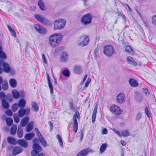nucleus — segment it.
I'll list each match as a JSON object with an SVG mask.
<instances>
[{"label":"nucleus","mask_w":156,"mask_h":156,"mask_svg":"<svg viewBox=\"0 0 156 156\" xmlns=\"http://www.w3.org/2000/svg\"><path fill=\"white\" fill-rule=\"evenodd\" d=\"M107 146L106 144H103L100 147V151L101 153H102L106 150Z\"/></svg>","instance_id":"nucleus-38"},{"label":"nucleus","mask_w":156,"mask_h":156,"mask_svg":"<svg viewBox=\"0 0 156 156\" xmlns=\"http://www.w3.org/2000/svg\"><path fill=\"white\" fill-rule=\"evenodd\" d=\"M34 17L37 21L47 25L51 24V23L49 20L41 15L35 14L34 15Z\"/></svg>","instance_id":"nucleus-7"},{"label":"nucleus","mask_w":156,"mask_h":156,"mask_svg":"<svg viewBox=\"0 0 156 156\" xmlns=\"http://www.w3.org/2000/svg\"><path fill=\"white\" fill-rule=\"evenodd\" d=\"M5 98L8 101H11L12 100V97L10 94H8L6 95Z\"/></svg>","instance_id":"nucleus-51"},{"label":"nucleus","mask_w":156,"mask_h":156,"mask_svg":"<svg viewBox=\"0 0 156 156\" xmlns=\"http://www.w3.org/2000/svg\"><path fill=\"white\" fill-rule=\"evenodd\" d=\"M91 81V79L90 78H88L87 80V81L86 82L85 85V87H87L88 86V85Z\"/></svg>","instance_id":"nucleus-56"},{"label":"nucleus","mask_w":156,"mask_h":156,"mask_svg":"<svg viewBox=\"0 0 156 156\" xmlns=\"http://www.w3.org/2000/svg\"><path fill=\"white\" fill-rule=\"evenodd\" d=\"M17 133L18 136L19 138H21L23 136V129L19 125L18 126Z\"/></svg>","instance_id":"nucleus-31"},{"label":"nucleus","mask_w":156,"mask_h":156,"mask_svg":"<svg viewBox=\"0 0 156 156\" xmlns=\"http://www.w3.org/2000/svg\"><path fill=\"white\" fill-rule=\"evenodd\" d=\"M69 106L70 109L71 110H73L74 109V107L73 106V103L72 102H70L69 103Z\"/></svg>","instance_id":"nucleus-62"},{"label":"nucleus","mask_w":156,"mask_h":156,"mask_svg":"<svg viewBox=\"0 0 156 156\" xmlns=\"http://www.w3.org/2000/svg\"><path fill=\"white\" fill-rule=\"evenodd\" d=\"M17 126L16 125H13L12 126L10 129V133L12 135H14L16 132Z\"/></svg>","instance_id":"nucleus-32"},{"label":"nucleus","mask_w":156,"mask_h":156,"mask_svg":"<svg viewBox=\"0 0 156 156\" xmlns=\"http://www.w3.org/2000/svg\"><path fill=\"white\" fill-rule=\"evenodd\" d=\"M62 39V35L60 34H54L51 35L49 38L51 45L53 48L58 46Z\"/></svg>","instance_id":"nucleus-1"},{"label":"nucleus","mask_w":156,"mask_h":156,"mask_svg":"<svg viewBox=\"0 0 156 156\" xmlns=\"http://www.w3.org/2000/svg\"><path fill=\"white\" fill-rule=\"evenodd\" d=\"M30 111V108L27 107L26 109L23 108H20L18 112V115L19 117H22L25 115H28Z\"/></svg>","instance_id":"nucleus-9"},{"label":"nucleus","mask_w":156,"mask_h":156,"mask_svg":"<svg viewBox=\"0 0 156 156\" xmlns=\"http://www.w3.org/2000/svg\"><path fill=\"white\" fill-rule=\"evenodd\" d=\"M6 121L7 125L8 126H10L12 125L13 123V120L11 118H7L6 119Z\"/></svg>","instance_id":"nucleus-41"},{"label":"nucleus","mask_w":156,"mask_h":156,"mask_svg":"<svg viewBox=\"0 0 156 156\" xmlns=\"http://www.w3.org/2000/svg\"><path fill=\"white\" fill-rule=\"evenodd\" d=\"M125 51L127 53L131 55H133L135 52L134 51L129 45L126 46Z\"/></svg>","instance_id":"nucleus-29"},{"label":"nucleus","mask_w":156,"mask_h":156,"mask_svg":"<svg viewBox=\"0 0 156 156\" xmlns=\"http://www.w3.org/2000/svg\"><path fill=\"white\" fill-rule=\"evenodd\" d=\"M9 83L10 86L13 88H15L17 85L16 80L13 78L9 80Z\"/></svg>","instance_id":"nucleus-26"},{"label":"nucleus","mask_w":156,"mask_h":156,"mask_svg":"<svg viewBox=\"0 0 156 156\" xmlns=\"http://www.w3.org/2000/svg\"><path fill=\"white\" fill-rule=\"evenodd\" d=\"M6 95L5 93L2 92H0V98L2 100L3 99H5Z\"/></svg>","instance_id":"nucleus-52"},{"label":"nucleus","mask_w":156,"mask_h":156,"mask_svg":"<svg viewBox=\"0 0 156 156\" xmlns=\"http://www.w3.org/2000/svg\"><path fill=\"white\" fill-rule=\"evenodd\" d=\"M80 116V113L78 111L76 112L75 114L73 116V130L75 133L77 132L78 127V123L76 118H77L78 119H79Z\"/></svg>","instance_id":"nucleus-4"},{"label":"nucleus","mask_w":156,"mask_h":156,"mask_svg":"<svg viewBox=\"0 0 156 156\" xmlns=\"http://www.w3.org/2000/svg\"><path fill=\"white\" fill-rule=\"evenodd\" d=\"M23 151V149L20 147H15L13 149L12 153L14 155H16L20 153H21Z\"/></svg>","instance_id":"nucleus-15"},{"label":"nucleus","mask_w":156,"mask_h":156,"mask_svg":"<svg viewBox=\"0 0 156 156\" xmlns=\"http://www.w3.org/2000/svg\"><path fill=\"white\" fill-rule=\"evenodd\" d=\"M3 71L6 73H9L10 71V67L8 64L5 63L2 66Z\"/></svg>","instance_id":"nucleus-20"},{"label":"nucleus","mask_w":156,"mask_h":156,"mask_svg":"<svg viewBox=\"0 0 156 156\" xmlns=\"http://www.w3.org/2000/svg\"><path fill=\"white\" fill-rule=\"evenodd\" d=\"M110 110L112 112L114 113L115 115L120 114L122 112L120 108L115 105H112L110 107Z\"/></svg>","instance_id":"nucleus-12"},{"label":"nucleus","mask_w":156,"mask_h":156,"mask_svg":"<svg viewBox=\"0 0 156 156\" xmlns=\"http://www.w3.org/2000/svg\"><path fill=\"white\" fill-rule=\"evenodd\" d=\"M66 23V20L64 19H59L55 20L54 22V30L62 29L65 27Z\"/></svg>","instance_id":"nucleus-3"},{"label":"nucleus","mask_w":156,"mask_h":156,"mask_svg":"<svg viewBox=\"0 0 156 156\" xmlns=\"http://www.w3.org/2000/svg\"><path fill=\"white\" fill-rule=\"evenodd\" d=\"M108 133V130L106 128H105L104 129H103L102 131V133L103 134H107Z\"/></svg>","instance_id":"nucleus-61"},{"label":"nucleus","mask_w":156,"mask_h":156,"mask_svg":"<svg viewBox=\"0 0 156 156\" xmlns=\"http://www.w3.org/2000/svg\"><path fill=\"white\" fill-rule=\"evenodd\" d=\"M7 58L6 55L5 53L2 51V48L0 45V58L3 59H5Z\"/></svg>","instance_id":"nucleus-34"},{"label":"nucleus","mask_w":156,"mask_h":156,"mask_svg":"<svg viewBox=\"0 0 156 156\" xmlns=\"http://www.w3.org/2000/svg\"><path fill=\"white\" fill-rule=\"evenodd\" d=\"M33 149V150L31 151L32 156H40L39 153L41 151V147L37 144H34Z\"/></svg>","instance_id":"nucleus-6"},{"label":"nucleus","mask_w":156,"mask_h":156,"mask_svg":"<svg viewBox=\"0 0 156 156\" xmlns=\"http://www.w3.org/2000/svg\"><path fill=\"white\" fill-rule=\"evenodd\" d=\"M34 28L40 34H44L46 33L47 30L46 29L40 25L37 24H35Z\"/></svg>","instance_id":"nucleus-10"},{"label":"nucleus","mask_w":156,"mask_h":156,"mask_svg":"<svg viewBox=\"0 0 156 156\" xmlns=\"http://www.w3.org/2000/svg\"><path fill=\"white\" fill-rule=\"evenodd\" d=\"M68 55L67 53L63 52L61 57V60L62 62H65L68 59Z\"/></svg>","instance_id":"nucleus-21"},{"label":"nucleus","mask_w":156,"mask_h":156,"mask_svg":"<svg viewBox=\"0 0 156 156\" xmlns=\"http://www.w3.org/2000/svg\"><path fill=\"white\" fill-rule=\"evenodd\" d=\"M17 143L19 145L24 148H26L28 147L27 142L24 140H19L17 141Z\"/></svg>","instance_id":"nucleus-14"},{"label":"nucleus","mask_w":156,"mask_h":156,"mask_svg":"<svg viewBox=\"0 0 156 156\" xmlns=\"http://www.w3.org/2000/svg\"><path fill=\"white\" fill-rule=\"evenodd\" d=\"M34 126V122L33 121L29 123L26 127V131L27 132H30L33 129Z\"/></svg>","instance_id":"nucleus-19"},{"label":"nucleus","mask_w":156,"mask_h":156,"mask_svg":"<svg viewBox=\"0 0 156 156\" xmlns=\"http://www.w3.org/2000/svg\"><path fill=\"white\" fill-rule=\"evenodd\" d=\"M35 131L36 132L39 138H40L42 136L41 133L39 131L38 128H35Z\"/></svg>","instance_id":"nucleus-47"},{"label":"nucleus","mask_w":156,"mask_h":156,"mask_svg":"<svg viewBox=\"0 0 156 156\" xmlns=\"http://www.w3.org/2000/svg\"><path fill=\"white\" fill-rule=\"evenodd\" d=\"M92 151L89 148L84 149L78 152L76 156H87L88 154Z\"/></svg>","instance_id":"nucleus-11"},{"label":"nucleus","mask_w":156,"mask_h":156,"mask_svg":"<svg viewBox=\"0 0 156 156\" xmlns=\"http://www.w3.org/2000/svg\"><path fill=\"white\" fill-rule=\"evenodd\" d=\"M8 142L11 144L15 145L16 144L15 139L12 137H8L7 138Z\"/></svg>","instance_id":"nucleus-30"},{"label":"nucleus","mask_w":156,"mask_h":156,"mask_svg":"<svg viewBox=\"0 0 156 156\" xmlns=\"http://www.w3.org/2000/svg\"><path fill=\"white\" fill-rule=\"evenodd\" d=\"M29 120V118L28 117H25L22 119L20 122L21 127H24L28 123Z\"/></svg>","instance_id":"nucleus-16"},{"label":"nucleus","mask_w":156,"mask_h":156,"mask_svg":"<svg viewBox=\"0 0 156 156\" xmlns=\"http://www.w3.org/2000/svg\"><path fill=\"white\" fill-rule=\"evenodd\" d=\"M19 115L17 114H14L13 116V119L16 123H18L19 122L20 119Z\"/></svg>","instance_id":"nucleus-43"},{"label":"nucleus","mask_w":156,"mask_h":156,"mask_svg":"<svg viewBox=\"0 0 156 156\" xmlns=\"http://www.w3.org/2000/svg\"><path fill=\"white\" fill-rule=\"evenodd\" d=\"M145 113L146 114V115H147V116L148 118H150V113L148 111V108H147V107H146L145 108Z\"/></svg>","instance_id":"nucleus-53"},{"label":"nucleus","mask_w":156,"mask_h":156,"mask_svg":"<svg viewBox=\"0 0 156 156\" xmlns=\"http://www.w3.org/2000/svg\"><path fill=\"white\" fill-rule=\"evenodd\" d=\"M26 104V102L25 100L23 99H21L19 101L18 104V106L21 108H24Z\"/></svg>","instance_id":"nucleus-25"},{"label":"nucleus","mask_w":156,"mask_h":156,"mask_svg":"<svg viewBox=\"0 0 156 156\" xmlns=\"http://www.w3.org/2000/svg\"><path fill=\"white\" fill-rule=\"evenodd\" d=\"M143 92L144 93L146 96H149L150 94V93L148 90L146 88H144L143 89Z\"/></svg>","instance_id":"nucleus-45"},{"label":"nucleus","mask_w":156,"mask_h":156,"mask_svg":"<svg viewBox=\"0 0 156 156\" xmlns=\"http://www.w3.org/2000/svg\"><path fill=\"white\" fill-rule=\"evenodd\" d=\"M121 144L123 146H125L126 144V142L124 140H121L120 141Z\"/></svg>","instance_id":"nucleus-63"},{"label":"nucleus","mask_w":156,"mask_h":156,"mask_svg":"<svg viewBox=\"0 0 156 156\" xmlns=\"http://www.w3.org/2000/svg\"><path fill=\"white\" fill-rule=\"evenodd\" d=\"M48 124L50 126V131H51L53 128V124L51 121H49Z\"/></svg>","instance_id":"nucleus-60"},{"label":"nucleus","mask_w":156,"mask_h":156,"mask_svg":"<svg viewBox=\"0 0 156 156\" xmlns=\"http://www.w3.org/2000/svg\"><path fill=\"white\" fill-rule=\"evenodd\" d=\"M5 63V62L3 60L0 59V66H2Z\"/></svg>","instance_id":"nucleus-58"},{"label":"nucleus","mask_w":156,"mask_h":156,"mask_svg":"<svg viewBox=\"0 0 156 156\" xmlns=\"http://www.w3.org/2000/svg\"><path fill=\"white\" fill-rule=\"evenodd\" d=\"M38 5L41 10H44L45 9H44V5L42 0L39 1L38 2Z\"/></svg>","instance_id":"nucleus-39"},{"label":"nucleus","mask_w":156,"mask_h":156,"mask_svg":"<svg viewBox=\"0 0 156 156\" xmlns=\"http://www.w3.org/2000/svg\"><path fill=\"white\" fill-rule=\"evenodd\" d=\"M48 83V87L50 89V93L51 94H52L53 92V87L52 85L51 82V80L49 78V75L48 73H46Z\"/></svg>","instance_id":"nucleus-17"},{"label":"nucleus","mask_w":156,"mask_h":156,"mask_svg":"<svg viewBox=\"0 0 156 156\" xmlns=\"http://www.w3.org/2000/svg\"><path fill=\"white\" fill-rule=\"evenodd\" d=\"M34 136V134L33 133H27L24 136L25 139L27 140H31Z\"/></svg>","instance_id":"nucleus-24"},{"label":"nucleus","mask_w":156,"mask_h":156,"mask_svg":"<svg viewBox=\"0 0 156 156\" xmlns=\"http://www.w3.org/2000/svg\"><path fill=\"white\" fill-rule=\"evenodd\" d=\"M125 95L123 93H121L119 94L117 96V101L119 104H122L124 102Z\"/></svg>","instance_id":"nucleus-13"},{"label":"nucleus","mask_w":156,"mask_h":156,"mask_svg":"<svg viewBox=\"0 0 156 156\" xmlns=\"http://www.w3.org/2000/svg\"><path fill=\"white\" fill-rule=\"evenodd\" d=\"M129 82L131 86L133 87H137L138 85V82L133 79H130Z\"/></svg>","instance_id":"nucleus-18"},{"label":"nucleus","mask_w":156,"mask_h":156,"mask_svg":"<svg viewBox=\"0 0 156 156\" xmlns=\"http://www.w3.org/2000/svg\"><path fill=\"white\" fill-rule=\"evenodd\" d=\"M10 33L11 35L15 37H16V34L15 32L14 31L13 29L12 30L10 31Z\"/></svg>","instance_id":"nucleus-54"},{"label":"nucleus","mask_w":156,"mask_h":156,"mask_svg":"<svg viewBox=\"0 0 156 156\" xmlns=\"http://www.w3.org/2000/svg\"><path fill=\"white\" fill-rule=\"evenodd\" d=\"M115 50L111 45H106L104 47L103 53L107 57H112L115 53Z\"/></svg>","instance_id":"nucleus-2"},{"label":"nucleus","mask_w":156,"mask_h":156,"mask_svg":"<svg viewBox=\"0 0 156 156\" xmlns=\"http://www.w3.org/2000/svg\"><path fill=\"white\" fill-rule=\"evenodd\" d=\"M31 109L34 111L37 112L38 110V106L37 104L35 102H32L31 103Z\"/></svg>","instance_id":"nucleus-27"},{"label":"nucleus","mask_w":156,"mask_h":156,"mask_svg":"<svg viewBox=\"0 0 156 156\" xmlns=\"http://www.w3.org/2000/svg\"><path fill=\"white\" fill-rule=\"evenodd\" d=\"M2 103L3 107L5 109H8L9 107V104L5 99L2 101Z\"/></svg>","instance_id":"nucleus-35"},{"label":"nucleus","mask_w":156,"mask_h":156,"mask_svg":"<svg viewBox=\"0 0 156 156\" xmlns=\"http://www.w3.org/2000/svg\"><path fill=\"white\" fill-rule=\"evenodd\" d=\"M6 114L9 116H11L12 115V112L11 110L8 109L6 110L5 111Z\"/></svg>","instance_id":"nucleus-48"},{"label":"nucleus","mask_w":156,"mask_h":156,"mask_svg":"<svg viewBox=\"0 0 156 156\" xmlns=\"http://www.w3.org/2000/svg\"><path fill=\"white\" fill-rule=\"evenodd\" d=\"M152 22L154 25L156 26V15H154L152 16Z\"/></svg>","instance_id":"nucleus-49"},{"label":"nucleus","mask_w":156,"mask_h":156,"mask_svg":"<svg viewBox=\"0 0 156 156\" xmlns=\"http://www.w3.org/2000/svg\"><path fill=\"white\" fill-rule=\"evenodd\" d=\"M12 93L13 97L15 99H17L20 97V94L16 90H12Z\"/></svg>","instance_id":"nucleus-28"},{"label":"nucleus","mask_w":156,"mask_h":156,"mask_svg":"<svg viewBox=\"0 0 156 156\" xmlns=\"http://www.w3.org/2000/svg\"><path fill=\"white\" fill-rule=\"evenodd\" d=\"M141 118V113H138L136 115V119L138 120L140 119Z\"/></svg>","instance_id":"nucleus-59"},{"label":"nucleus","mask_w":156,"mask_h":156,"mask_svg":"<svg viewBox=\"0 0 156 156\" xmlns=\"http://www.w3.org/2000/svg\"><path fill=\"white\" fill-rule=\"evenodd\" d=\"M92 16L87 13L83 16L81 18V22L84 25H87L90 24L91 22Z\"/></svg>","instance_id":"nucleus-8"},{"label":"nucleus","mask_w":156,"mask_h":156,"mask_svg":"<svg viewBox=\"0 0 156 156\" xmlns=\"http://www.w3.org/2000/svg\"><path fill=\"white\" fill-rule=\"evenodd\" d=\"M20 94V97L21 98H23L24 96V93L23 91H21L19 93Z\"/></svg>","instance_id":"nucleus-57"},{"label":"nucleus","mask_w":156,"mask_h":156,"mask_svg":"<svg viewBox=\"0 0 156 156\" xmlns=\"http://www.w3.org/2000/svg\"><path fill=\"white\" fill-rule=\"evenodd\" d=\"M38 140L37 138H35L33 140V142L34 144H37L38 142Z\"/></svg>","instance_id":"nucleus-64"},{"label":"nucleus","mask_w":156,"mask_h":156,"mask_svg":"<svg viewBox=\"0 0 156 156\" xmlns=\"http://www.w3.org/2000/svg\"><path fill=\"white\" fill-rule=\"evenodd\" d=\"M18 105L17 104H13L12 106V110L13 112H16L18 109Z\"/></svg>","instance_id":"nucleus-44"},{"label":"nucleus","mask_w":156,"mask_h":156,"mask_svg":"<svg viewBox=\"0 0 156 156\" xmlns=\"http://www.w3.org/2000/svg\"><path fill=\"white\" fill-rule=\"evenodd\" d=\"M56 137L58 140V142L59 143L60 146H62V147H63V143L62 139L61 136H60V135L58 134L56 136Z\"/></svg>","instance_id":"nucleus-42"},{"label":"nucleus","mask_w":156,"mask_h":156,"mask_svg":"<svg viewBox=\"0 0 156 156\" xmlns=\"http://www.w3.org/2000/svg\"><path fill=\"white\" fill-rule=\"evenodd\" d=\"M129 135V133L128 130H124L121 132V136L124 137L128 136Z\"/></svg>","instance_id":"nucleus-40"},{"label":"nucleus","mask_w":156,"mask_h":156,"mask_svg":"<svg viewBox=\"0 0 156 156\" xmlns=\"http://www.w3.org/2000/svg\"><path fill=\"white\" fill-rule=\"evenodd\" d=\"M2 88L4 90H6L8 88V82L6 80H4L2 84Z\"/></svg>","instance_id":"nucleus-36"},{"label":"nucleus","mask_w":156,"mask_h":156,"mask_svg":"<svg viewBox=\"0 0 156 156\" xmlns=\"http://www.w3.org/2000/svg\"><path fill=\"white\" fill-rule=\"evenodd\" d=\"M39 139L41 144L44 147H45L47 146V143L43 136L41 137L40 138H39Z\"/></svg>","instance_id":"nucleus-37"},{"label":"nucleus","mask_w":156,"mask_h":156,"mask_svg":"<svg viewBox=\"0 0 156 156\" xmlns=\"http://www.w3.org/2000/svg\"><path fill=\"white\" fill-rule=\"evenodd\" d=\"M89 41V38L87 35H83L80 36L79 40L78 45L81 47H83L87 45Z\"/></svg>","instance_id":"nucleus-5"},{"label":"nucleus","mask_w":156,"mask_h":156,"mask_svg":"<svg viewBox=\"0 0 156 156\" xmlns=\"http://www.w3.org/2000/svg\"><path fill=\"white\" fill-rule=\"evenodd\" d=\"M73 70L75 73L80 74L82 71L81 67L79 66H75Z\"/></svg>","instance_id":"nucleus-33"},{"label":"nucleus","mask_w":156,"mask_h":156,"mask_svg":"<svg viewBox=\"0 0 156 156\" xmlns=\"http://www.w3.org/2000/svg\"><path fill=\"white\" fill-rule=\"evenodd\" d=\"M62 73L65 76L68 77L69 76V72L68 70H63Z\"/></svg>","instance_id":"nucleus-46"},{"label":"nucleus","mask_w":156,"mask_h":156,"mask_svg":"<svg viewBox=\"0 0 156 156\" xmlns=\"http://www.w3.org/2000/svg\"><path fill=\"white\" fill-rule=\"evenodd\" d=\"M98 109V106L97 105L94 108V109L93 111V114L92 115V122L94 123L95 121V119L96 117V113L97 112V110Z\"/></svg>","instance_id":"nucleus-23"},{"label":"nucleus","mask_w":156,"mask_h":156,"mask_svg":"<svg viewBox=\"0 0 156 156\" xmlns=\"http://www.w3.org/2000/svg\"><path fill=\"white\" fill-rule=\"evenodd\" d=\"M42 59L44 63L45 64H46L47 63V61L46 59L45 55L44 54H43L42 55Z\"/></svg>","instance_id":"nucleus-55"},{"label":"nucleus","mask_w":156,"mask_h":156,"mask_svg":"<svg viewBox=\"0 0 156 156\" xmlns=\"http://www.w3.org/2000/svg\"><path fill=\"white\" fill-rule=\"evenodd\" d=\"M112 130L119 136H121V133L117 131L116 129L113 128L112 129Z\"/></svg>","instance_id":"nucleus-50"},{"label":"nucleus","mask_w":156,"mask_h":156,"mask_svg":"<svg viewBox=\"0 0 156 156\" xmlns=\"http://www.w3.org/2000/svg\"><path fill=\"white\" fill-rule=\"evenodd\" d=\"M127 60L128 63L129 64L134 66H136L137 64V62L131 57H128L127 58Z\"/></svg>","instance_id":"nucleus-22"}]
</instances>
